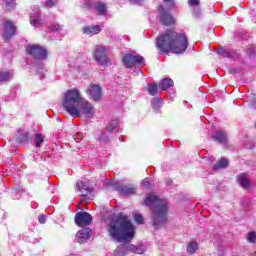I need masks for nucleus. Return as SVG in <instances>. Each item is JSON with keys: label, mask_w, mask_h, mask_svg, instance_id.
I'll use <instances>...</instances> for the list:
<instances>
[{"label": "nucleus", "mask_w": 256, "mask_h": 256, "mask_svg": "<svg viewBox=\"0 0 256 256\" xmlns=\"http://www.w3.org/2000/svg\"><path fill=\"white\" fill-rule=\"evenodd\" d=\"M30 24L33 26V27H39L41 25V21L37 20V19H31L30 20Z\"/></svg>", "instance_id": "nucleus-36"}, {"label": "nucleus", "mask_w": 256, "mask_h": 256, "mask_svg": "<svg viewBox=\"0 0 256 256\" xmlns=\"http://www.w3.org/2000/svg\"><path fill=\"white\" fill-rule=\"evenodd\" d=\"M128 1L134 2V3H139V2H141V1H143V0H128Z\"/></svg>", "instance_id": "nucleus-42"}, {"label": "nucleus", "mask_w": 256, "mask_h": 256, "mask_svg": "<svg viewBox=\"0 0 256 256\" xmlns=\"http://www.w3.org/2000/svg\"><path fill=\"white\" fill-rule=\"evenodd\" d=\"M189 42L187 37L177 33L173 29H168L164 34L157 37V47L161 53H184Z\"/></svg>", "instance_id": "nucleus-3"}, {"label": "nucleus", "mask_w": 256, "mask_h": 256, "mask_svg": "<svg viewBox=\"0 0 256 256\" xmlns=\"http://www.w3.org/2000/svg\"><path fill=\"white\" fill-rule=\"evenodd\" d=\"M126 251H128L129 253H136L137 255H143V248L135 246L133 244H129L126 247Z\"/></svg>", "instance_id": "nucleus-25"}, {"label": "nucleus", "mask_w": 256, "mask_h": 256, "mask_svg": "<svg viewBox=\"0 0 256 256\" xmlns=\"http://www.w3.org/2000/svg\"><path fill=\"white\" fill-rule=\"evenodd\" d=\"M114 189L122 193V195H135L137 193V188L129 187L123 184L116 183Z\"/></svg>", "instance_id": "nucleus-14"}, {"label": "nucleus", "mask_w": 256, "mask_h": 256, "mask_svg": "<svg viewBox=\"0 0 256 256\" xmlns=\"http://www.w3.org/2000/svg\"><path fill=\"white\" fill-rule=\"evenodd\" d=\"M18 143H29V141H33V137L29 135V133H23L17 136Z\"/></svg>", "instance_id": "nucleus-24"}, {"label": "nucleus", "mask_w": 256, "mask_h": 256, "mask_svg": "<svg viewBox=\"0 0 256 256\" xmlns=\"http://www.w3.org/2000/svg\"><path fill=\"white\" fill-rule=\"evenodd\" d=\"M146 92L151 97H157V93H159V84L157 83H148L146 85Z\"/></svg>", "instance_id": "nucleus-21"}, {"label": "nucleus", "mask_w": 256, "mask_h": 256, "mask_svg": "<svg viewBox=\"0 0 256 256\" xmlns=\"http://www.w3.org/2000/svg\"><path fill=\"white\" fill-rule=\"evenodd\" d=\"M122 63L126 69H133L135 65L145 66V59L141 55H133L131 53L125 54L122 58Z\"/></svg>", "instance_id": "nucleus-6"}, {"label": "nucleus", "mask_w": 256, "mask_h": 256, "mask_svg": "<svg viewBox=\"0 0 256 256\" xmlns=\"http://www.w3.org/2000/svg\"><path fill=\"white\" fill-rule=\"evenodd\" d=\"M93 59L98 65L111 67V60L107 57V48L105 46H96Z\"/></svg>", "instance_id": "nucleus-5"}, {"label": "nucleus", "mask_w": 256, "mask_h": 256, "mask_svg": "<svg viewBox=\"0 0 256 256\" xmlns=\"http://www.w3.org/2000/svg\"><path fill=\"white\" fill-rule=\"evenodd\" d=\"M87 93L92 101L101 100V96L103 95V92L101 91V86L98 84L91 85Z\"/></svg>", "instance_id": "nucleus-12"}, {"label": "nucleus", "mask_w": 256, "mask_h": 256, "mask_svg": "<svg viewBox=\"0 0 256 256\" xmlns=\"http://www.w3.org/2000/svg\"><path fill=\"white\" fill-rule=\"evenodd\" d=\"M205 10L201 7V0H193V17L196 21L203 19Z\"/></svg>", "instance_id": "nucleus-13"}, {"label": "nucleus", "mask_w": 256, "mask_h": 256, "mask_svg": "<svg viewBox=\"0 0 256 256\" xmlns=\"http://www.w3.org/2000/svg\"><path fill=\"white\" fill-rule=\"evenodd\" d=\"M84 35H99L101 33L100 25L85 26L83 28Z\"/></svg>", "instance_id": "nucleus-18"}, {"label": "nucleus", "mask_w": 256, "mask_h": 256, "mask_svg": "<svg viewBox=\"0 0 256 256\" xmlns=\"http://www.w3.org/2000/svg\"><path fill=\"white\" fill-rule=\"evenodd\" d=\"M115 129H117V123H109L108 125V133H113V131H115Z\"/></svg>", "instance_id": "nucleus-33"}, {"label": "nucleus", "mask_w": 256, "mask_h": 256, "mask_svg": "<svg viewBox=\"0 0 256 256\" xmlns=\"http://www.w3.org/2000/svg\"><path fill=\"white\" fill-rule=\"evenodd\" d=\"M63 107L72 117H81V113L87 117L93 115V105L88 101H84L83 97H81V92L77 89L66 91L63 99Z\"/></svg>", "instance_id": "nucleus-2"}, {"label": "nucleus", "mask_w": 256, "mask_h": 256, "mask_svg": "<svg viewBox=\"0 0 256 256\" xmlns=\"http://www.w3.org/2000/svg\"><path fill=\"white\" fill-rule=\"evenodd\" d=\"M187 251L190 253V255H193V242H189Z\"/></svg>", "instance_id": "nucleus-38"}, {"label": "nucleus", "mask_w": 256, "mask_h": 256, "mask_svg": "<svg viewBox=\"0 0 256 256\" xmlns=\"http://www.w3.org/2000/svg\"><path fill=\"white\" fill-rule=\"evenodd\" d=\"M190 6H193V0H188Z\"/></svg>", "instance_id": "nucleus-43"}, {"label": "nucleus", "mask_w": 256, "mask_h": 256, "mask_svg": "<svg viewBox=\"0 0 256 256\" xmlns=\"http://www.w3.org/2000/svg\"><path fill=\"white\" fill-rule=\"evenodd\" d=\"M46 219H47V216H45V215H43V214H40V215L38 216V221H39V223H40L41 225H45Z\"/></svg>", "instance_id": "nucleus-34"}, {"label": "nucleus", "mask_w": 256, "mask_h": 256, "mask_svg": "<svg viewBox=\"0 0 256 256\" xmlns=\"http://www.w3.org/2000/svg\"><path fill=\"white\" fill-rule=\"evenodd\" d=\"M27 55L39 61L47 59V50L39 45H30L28 46Z\"/></svg>", "instance_id": "nucleus-7"}, {"label": "nucleus", "mask_w": 256, "mask_h": 256, "mask_svg": "<svg viewBox=\"0 0 256 256\" xmlns=\"http://www.w3.org/2000/svg\"><path fill=\"white\" fill-rule=\"evenodd\" d=\"M152 107L156 111H158V109H161V107H163V98L161 97L154 98L152 100Z\"/></svg>", "instance_id": "nucleus-27"}, {"label": "nucleus", "mask_w": 256, "mask_h": 256, "mask_svg": "<svg viewBox=\"0 0 256 256\" xmlns=\"http://www.w3.org/2000/svg\"><path fill=\"white\" fill-rule=\"evenodd\" d=\"M142 187H144V189H151L152 184L149 182V179H144L142 181Z\"/></svg>", "instance_id": "nucleus-32"}, {"label": "nucleus", "mask_w": 256, "mask_h": 256, "mask_svg": "<svg viewBox=\"0 0 256 256\" xmlns=\"http://www.w3.org/2000/svg\"><path fill=\"white\" fill-rule=\"evenodd\" d=\"M43 141H44L43 135H41V134H36L35 135V145H36V147H41V143H43Z\"/></svg>", "instance_id": "nucleus-29"}, {"label": "nucleus", "mask_w": 256, "mask_h": 256, "mask_svg": "<svg viewBox=\"0 0 256 256\" xmlns=\"http://www.w3.org/2000/svg\"><path fill=\"white\" fill-rule=\"evenodd\" d=\"M158 13L160 15V22L166 27H169L175 23V17L165 10V6L160 5L158 7Z\"/></svg>", "instance_id": "nucleus-10"}, {"label": "nucleus", "mask_w": 256, "mask_h": 256, "mask_svg": "<svg viewBox=\"0 0 256 256\" xmlns=\"http://www.w3.org/2000/svg\"><path fill=\"white\" fill-rule=\"evenodd\" d=\"M134 220L136 223H138V225H143V223H144L143 216L141 214H135Z\"/></svg>", "instance_id": "nucleus-31"}, {"label": "nucleus", "mask_w": 256, "mask_h": 256, "mask_svg": "<svg viewBox=\"0 0 256 256\" xmlns=\"http://www.w3.org/2000/svg\"><path fill=\"white\" fill-rule=\"evenodd\" d=\"M76 193H80L81 197H89L93 193V186L89 180H80L75 185Z\"/></svg>", "instance_id": "nucleus-8"}, {"label": "nucleus", "mask_w": 256, "mask_h": 256, "mask_svg": "<svg viewBox=\"0 0 256 256\" xmlns=\"http://www.w3.org/2000/svg\"><path fill=\"white\" fill-rule=\"evenodd\" d=\"M52 31H59V26H53L51 27Z\"/></svg>", "instance_id": "nucleus-41"}, {"label": "nucleus", "mask_w": 256, "mask_h": 256, "mask_svg": "<svg viewBox=\"0 0 256 256\" xmlns=\"http://www.w3.org/2000/svg\"><path fill=\"white\" fill-rule=\"evenodd\" d=\"M247 241H249V243H256V233L249 232L247 235Z\"/></svg>", "instance_id": "nucleus-30"}, {"label": "nucleus", "mask_w": 256, "mask_h": 256, "mask_svg": "<svg viewBox=\"0 0 256 256\" xmlns=\"http://www.w3.org/2000/svg\"><path fill=\"white\" fill-rule=\"evenodd\" d=\"M11 79V72H0V82L8 81Z\"/></svg>", "instance_id": "nucleus-28"}, {"label": "nucleus", "mask_w": 256, "mask_h": 256, "mask_svg": "<svg viewBox=\"0 0 256 256\" xmlns=\"http://www.w3.org/2000/svg\"><path fill=\"white\" fill-rule=\"evenodd\" d=\"M57 1L56 0H46L45 5H47V7H50L52 9V7H55Z\"/></svg>", "instance_id": "nucleus-35"}, {"label": "nucleus", "mask_w": 256, "mask_h": 256, "mask_svg": "<svg viewBox=\"0 0 256 256\" xmlns=\"http://www.w3.org/2000/svg\"><path fill=\"white\" fill-rule=\"evenodd\" d=\"M218 55H221L222 57L226 59H233L235 55H237V52L235 50H229L225 47H220V49L217 50Z\"/></svg>", "instance_id": "nucleus-17"}, {"label": "nucleus", "mask_w": 256, "mask_h": 256, "mask_svg": "<svg viewBox=\"0 0 256 256\" xmlns=\"http://www.w3.org/2000/svg\"><path fill=\"white\" fill-rule=\"evenodd\" d=\"M74 223L77 227H89L93 223V216L89 212H78L74 217Z\"/></svg>", "instance_id": "nucleus-9"}, {"label": "nucleus", "mask_w": 256, "mask_h": 256, "mask_svg": "<svg viewBox=\"0 0 256 256\" xmlns=\"http://www.w3.org/2000/svg\"><path fill=\"white\" fill-rule=\"evenodd\" d=\"M229 167V159L221 158L213 165V171H219L220 169H225Z\"/></svg>", "instance_id": "nucleus-22"}, {"label": "nucleus", "mask_w": 256, "mask_h": 256, "mask_svg": "<svg viewBox=\"0 0 256 256\" xmlns=\"http://www.w3.org/2000/svg\"><path fill=\"white\" fill-rule=\"evenodd\" d=\"M198 91H201V88H198Z\"/></svg>", "instance_id": "nucleus-45"}, {"label": "nucleus", "mask_w": 256, "mask_h": 256, "mask_svg": "<svg viewBox=\"0 0 256 256\" xmlns=\"http://www.w3.org/2000/svg\"><path fill=\"white\" fill-rule=\"evenodd\" d=\"M197 249H199V245L197 244V242H193V252L195 253Z\"/></svg>", "instance_id": "nucleus-40"}, {"label": "nucleus", "mask_w": 256, "mask_h": 256, "mask_svg": "<svg viewBox=\"0 0 256 256\" xmlns=\"http://www.w3.org/2000/svg\"><path fill=\"white\" fill-rule=\"evenodd\" d=\"M125 244H121L120 247H124Z\"/></svg>", "instance_id": "nucleus-44"}, {"label": "nucleus", "mask_w": 256, "mask_h": 256, "mask_svg": "<svg viewBox=\"0 0 256 256\" xmlns=\"http://www.w3.org/2000/svg\"><path fill=\"white\" fill-rule=\"evenodd\" d=\"M95 9H96L98 15H107V4L98 2L95 4Z\"/></svg>", "instance_id": "nucleus-26"}, {"label": "nucleus", "mask_w": 256, "mask_h": 256, "mask_svg": "<svg viewBox=\"0 0 256 256\" xmlns=\"http://www.w3.org/2000/svg\"><path fill=\"white\" fill-rule=\"evenodd\" d=\"M89 235H91V229L84 228L77 232L76 239L78 243H87V240L89 239Z\"/></svg>", "instance_id": "nucleus-15"}, {"label": "nucleus", "mask_w": 256, "mask_h": 256, "mask_svg": "<svg viewBox=\"0 0 256 256\" xmlns=\"http://www.w3.org/2000/svg\"><path fill=\"white\" fill-rule=\"evenodd\" d=\"M106 231L114 241L118 243H130L135 237V226L125 214H118L112 218L106 227Z\"/></svg>", "instance_id": "nucleus-1"}, {"label": "nucleus", "mask_w": 256, "mask_h": 256, "mask_svg": "<svg viewBox=\"0 0 256 256\" xmlns=\"http://www.w3.org/2000/svg\"><path fill=\"white\" fill-rule=\"evenodd\" d=\"M237 181L243 189H249L251 181H249V176H247V173H240L237 176Z\"/></svg>", "instance_id": "nucleus-19"}, {"label": "nucleus", "mask_w": 256, "mask_h": 256, "mask_svg": "<svg viewBox=\"0 0 256 256\" xmlns=\"http://www.w3.org/2000/svg\"><path fill=\"white\" fill-rule=\"evenodd\" d=\"M170 4L171 9H175V0H167Z\"/></svg>", "instance_id": "nucleus-39"}, {"label": "nucleus", "mask_w": 256, "mask_h": 256, "mask_svg": "<svg viewBox=\"0 0 256 256\" xmlns=\"http://www.w3.org/2000/svg\"><path fill=\"white\" fill-rule=\"evenodd\" d=\"M144 205H146V207H150L152 211L151 219L152 225L155 229H160V227H163V225L167 223L169 207L162 199H159L153 194H149L144 200Z\"/></svg>", "instance_id": "nucleus-4"}, {"label": "nucleus", "mask_w": 256, "mask_h": 256, "mask_svg": "<svg viewBox=\"0 0 256 256\" xmlns=\"http://www.w3.org/2000/svg\"><path fill=\"white\" fill-rule=\"evenodd\" d=\"M173 85H174V82H173V79H171V78H164L158 84L159 89H161V91H167V90L171 89V87H173Z\"/></svg>", "instance_id": "nucleus-20"}, {"label": "nucleus", "mask_w": 256, "mask_h": 256, "mask_svg": "<svg viewBox=\"0 0 256 256\" xmlns=\"http://www.w3.org/2000/svg\"><path fill=\"white\" fill-rule=\"evenodd\" d=\"M14 9H17L16 0H5L4 11H13Z\"/></svg>", "instance_id": "nucleus-23"}, {"label": "nucleus", "mask_w": 256, "mask_h": 256, "mask_svg": "<svg viewBox=\"0 0 256 256\" xmlns=\"http://www.w3.org/2000/svg\"><path fill=\"white\" fill-rule=\"evenodd\" d=\"M255 53H256L255 47L252 46L247 49V55L253 56L255 55Z\"/></svg>", "instance_id": "nucleus-37"}, {"label": "nucleus", "mask_w": 256, "mask_h": 256, "mask_svg": "<svg viewBox=\"0 0 256 256\" xmlns=\"http://www.w3.org/2000/svg\"><path fill=\"white\" fill-rule=\"evenodd\" d=\"M212 139L216 141V143L225 145L227 144V133L223 130H218L212 134Z\"/></svg>", "instance_id": "nucleus-16"}, {"label": "nucleus", "mask_w": 256, "mask_h": 256, "mask_svg": "<svg viewBox=\"0 0 256 256\" xmlns=\"http://www.w3.org/2000/svg\"><path fill=\"white\" fill-rule=\"evenodd\" d=\"M3 27V39H5V41H11V38L17 33V26H15L13 21L7 20L6 22H4Z\"/></svg>", "instance_id": "nucleus-11"}]
</instances>
